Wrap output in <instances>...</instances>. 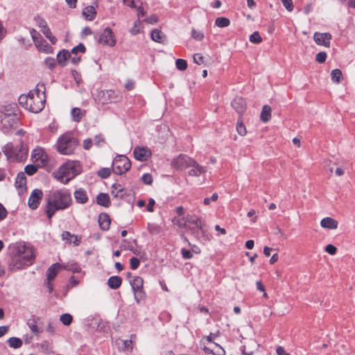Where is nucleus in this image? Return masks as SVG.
<instances>
[{"instance_id": "nucleus-22", "label": "nucleus", "mask_w": 355, "mask_h": 355, "mask_svg": "<svg viewBox=\"0 0 355 355\" xmlns=\"http://www.w3.org/2000/svg\"><path fill=\"white\" fill-rule=\"evenodd\" d=\"M62 269V265L59 263L52 264L47 270V280L53 279L57 275L58 272Z\"/></svg>"}, {"instance_id": "nucleus-62", "label": "nucleus", "mask_w": 355, "mask_h": 355, "mask_svg": "<svg viewBox=\"0 0 355 355\" xmlns=\"http://www.w3.org/2000/svg\"><path fill=\"white\" fill-rule=\"evenodd\" d=\"M46 331L48 333H49L51 335L54 334L55 331V327H54V325H53V324L52 322H49L48 323V325H47V327L46 328Z\"/></svg>"}, {"instance_id": "nucleus-57", "label": "nucleus", "mask_w": 355, "mask_h": 355, "mask_svg": "<svg viewBox=\"0 0 355 355\" xmlns=\"http://www.w3.org/2000/svg\"><path fill=\"white\" fill-rule=\"evenodd\" d=\"M8 214V211L3 206L1 203H0V221L4 220Z\"/></svg>"}, {"instance_id": "nucleus-7", "label": "nucleus", "mask_w": 355, "mask_h": 355, "mask_svg": "<svg viewBox=\"0 0 355 355\" xmlns=\"http://www.w3.org/2000/svg\"><path fill=\"white\" fill-rule=\"evenodd\" d=\"M186 222L185 229L190 230L196 237L200 233L204 235L205 223L196 215L188 214L186 216Z\"/></svg>"}, {"instance_id": "nucleus-61", "label": "nucleus", "mask_w": 355, "mask_h": 355, "mask_svg": "<svg viewBox=\"0 0 355 355\" xmlns=\"http://www.w3.org/2000/svg\"><path fill=\"white\" fill-rule=\"evenodd\" d=\"M136 8L137 10V16H138L139 19L140 17H143L144 16H145L146 12L144 10V8L142 7L141 5L137 6Z\"/></svg>"}, {"instance_id": "nucleus-17", "label": "nucleus", "mask_w": 355, "mask_h": 355, "mask_svg": "<svg viewBox=\"0 0 355 355\" xmlns=\"http://www.w3.org/2000/svg\"><path fill=\"white\" fill-rule=\"evenodd\" d=\"M43 193L40 189H34L28 201V206L32 209H35L38 207L40 201L42 198Z\"/></svg>"}, {"instance_id": "nucleus-18", "label": "nucleus", "mask_w": 355, "mask_h": 355, "mask_svg": "<svg viewBox=\"0 0 355 355\" xmlns=\"http://www.w3.org/2000/svg\"><path fill=\"white\" fill-rule=\"evenodd\" d=\"M133 153L135 159L139 161H146L151 155V152L147 147L137 146Z\"/></svg>"}, {"instance_id": "nucleus-4", "label": "nucleus", "mask_w": 355, "mask_h": 355, "mask_svg": "<svg viewBox=\"0 0 355 355\" xmlns=\"http://www.w3.org/2000/svg\"><path fill=\"white\" fill-rule=\"evenodd\" d=\"M82 168L78 161L69 160L53 173V176L59 182L66 184L81 173Z\"/></svg>"}, {"instance_id": "nucleus-59", "label": "nucleus", "mask_w": 355, "mask_h": 355, "mask_svg": "<svg viewBox=\"0 0 355 355\" xmlns=\"http://www.w3.org/2000/svg\"><path fill=\"white\" fill-rule=\"evenodd\" d=\"M85 50L86 49L85 46H74L71 50V53L77 54L78 52L85 53Z\"/></svg>"}, {"instance_id": "nucleus-53", "label": "nucleus", "mask_w": 355, "mask_h": 355, "mask_svg": "<svg viewBox=\"0 0 355 355\" xmlns=\"http://www.w3.org/2000/svg\"><path fill=\"white\" fill-rule=\"evenodd\" d=\"M141 25V21L137 19L134 23V26L130 29L132 35H136L139 32V26Z\"/></svg>"}, {"instance_id": "nucleus-36", "label": "nucleus", "mask_w": 355, "mask_h": 355, "mask_svg": "<svg viewBox=\"0 0 355 355\" xmlns=\"http://www.w3.org/2000/svg\"><path fill=\"white\" fill-rule=\"evenodd\" d=\"M62 269H66L68 270H71L73 272H79L80 271V266L74 262L67 263V264H62Z\"/></svg>"}, {"instance_id": "nucleus-31", "label": "nucleus", "mask_w": 355, "mask_h": 355, "mask_svg": "<svg viewBox=\"0 0 355 355\" xmlns=\"http://www.w3.org/2000/svg\"><path fill=\"white\" fill-rule=\"evenodd\" d=\"M151 39L157 43H162L164 41L165 35L158 29H153L150 33Z\"/></svg>"}, {"instance_id": "nucleus-28", "label": "nucleus", "mask_w": 355, "mask_h": 355, "mask_svg": "<svg viewBox=\"0 0 355 355\" xmlns=\"http://www.w3.org/2000/svg\"><path fill=\"white\" fill-rule=\"evenodd\" d=\"M122 284V279L119 276H112L107 280V285L112 289L119 288Z\"/></svg>"}, {"instance_id": "nucleus-64", "label": "nucleus", "mask_w": 355, "mask_h": 355, "mask_svg": "<svg viewBox=\"0 0 355 355\" xmlns=\"http://www.w3.org/2000/svg\"><path fill=\"white\" fill-rule=\"evenodd\" d=\"M45 65L49 68L52 69L55 66V62L53 59L46 58L44 61Z\"/></svg>"}, {"instance_id": "nucleus-24", "label": "nucleus", "mask_w": 355, "mask_h": 355, "mask_svg": "<svg viewBox=\"0 0 355 355\" xmlns=\"http://www.w3.org/2000/svg\"><path fill=\"white\" fill-rule=\"evenodd\" d=\"M190 167H192V168L188 172L189 175L190 176L198 177L207 171L205 167L200 166L195 160L193 164L191 165Z\"/></svg>"}, {"instance_id": "nucleus-49", "label": "nucleus", "mask_w": 355, "mask_h": 355, "mask_svg": "<svg viewBox=\"0 0 355 355\" xmlns=\"http://www.w3.org/2000/svg\"><path fill=\"white\" fill-rule=\"evenodd\" d=\"M94 327H96L98 331H103L105 328V323L103 322L101 320H96L93 322Z\"/></svg>"}, {"instance_id": "nucleus-40", "label": "nucleus", "mask_w": 355, "mask_h": 355, "mask_svg": "<svg viewBox=\"0 0 355 355\" xmlns=\"http://www.w3.org/2000/svg\"><path fill=\"white\" fill-rule=\"evenodd\" d=\"M83 112L78 107L73 108L71 110V115L73 117V121L78 122L80 121L82 116H83Z\"/></svg>"}, {"instance_id": "nucleus-20", "label": "nucleus", "mask_w": 355, "mask_h": 355, "mask_svg": "<svg viewBox=\"0 0 355 355\" xmlns=\"http://www.w3.org/2000/svg\"><path fill=\"white\" fill-rule=\"evenodd\" d=\"M313 38L317 44H329L331 35L329 33H315Z\"/></svg>"}, {"instance_id": "nucleus-3", "label": "nucleus", "mask_w": 355, "mask_h": 355, "mask_svg": "<svg viewBox=\"0 0 355 355\" xmlns=\"http://www.w3.org/2000/svg\"><path fill=\"white\" fill-rule=\"evenodd\" d=\"M34 259L33 248L25 245H20L17 247L16 252L10 261L9 267L13 270H20L31 266Z\"/></svg>"}, {"instance_id": "nucleus-51", "label": "nucleus", "mask_w": 355, "mask_h": 355, "mask_svg": "<svg viewBox=\"0 0 355 355\" xmlns=\"http://www.w3.org/2000/svg\"><path fill=\"white\" fill-rule=\"evenodd\" d=\"M236 130H237L238 133L241 136H243L246 134L245 127L242 122H239V121L237 122Z\"/></svg>"}, {"instance_id": "nucleus-34", "label": "nucleus", "mask_w": 355, "mask_h": 355, "mask_svg": "<svg viewBox=\"0 0 355 355\" xmlns=\"http://www.w3.org/2000/svg\"><path fill=\"white\" fill-rule=\"evenodd\" d=\"M249 345L252 346L251 349H249V347L246 345L243 346L242 349L243 355H252L254 352L257 349V345L255 342L251 341L250 342Z\"/></svg>"}, {"instance_id": "nucleus-60", "label": "nucleus", "mask_w": 355, "mask_h": 355, "mask_svg": "<svg viewBox=\"0 0 355 355\" xmlns=\"http://www.w3.org/2000/svg\"><path fill=\"white\" fill-rule=\"evenodd\" d=\"M336 248L331 244L327 245L325 248V251L331 255L335 254L336 252Z\"/></svg>"}, {"instance_id": "nucleus-43", "label": "nucleus", "mask_w": 355, "mask_h": 355, "mask_svg": "<svg viewBox=\"0 0 355 355\" xmlns=\"http://www.w3.org/2000/svg\"><path fill=\"white\" fill-rule=\"evenodd\" d=\"M175 66L178 69L184 71L187 68V62L185 60L179 58L175 61Z\"/></svg>"}, {"instance_id": "nucleus-33", "label": "nucleus", "mask_w": 355, "mask_h": 355, "mask_svg": "<svg viewBox=\"0 0 355 355\" xmlns=\"http://www.w3.org/2000/svg\"><path fill=\"white\" fill-rule=\"evenodd\" d=\"M8 343L10 347L13 349H18L22 346V340L17 337H11L8 340Z\"/></svg>"}, {"instance_id": "nucleus-42", "label": "nucleus", "mask_w": 355, "mask_h": 355, "mask_svg": "<svg viewBox=\"0 0 355 355\" xmlns=\"http://www.w3.org/2000/svg\"><path fill=\"white\" fill-rule=\"evenodd\" d=\"M41 166H37V165L35 164H28L27 165L25 168V173L28 174V175H33L35 174L37 171L38 168H40Z\"/></svg>"}, {"instance_id": "nucleus-2", "label": "nucleus", "mask_w": 355, "mask_h": 355, "mask_svg": "<svg viewBox=\"0 0 355 355\" xmlns=\"http://www.w3.org/2000/svg\"><path fill=\"white\" fill-rule=\"evenodd\" d=\"M45 213L49 220L57 211L67 209L72 202L71 193L66 189L49 192L46 198Z\"/></svg>"}, {"instance_id": "nucleus-19", "label": "nucleus", "mask_w": 355, "mask_h": 355, "mask_svg": "<svg viewBox=\"0 0 355 355\" xmlns=\"http://www.w3.org/2000/svg\"><path fill=\"white\" fill-rule=\"evenodd\" d=\"M232 106L239 114H242L245 110L246 103L242 97H236L232 102Z\"/></svg>"}, {"instance_id": "nucleus-39", "label": "nucleus", "mask_w": 355, "mask_h": 355, "mask_svg": "<svg viewBox=\"0 0 355 355\" xmlns=\"http://www.w3.org/2000/svg\"><path fill=\"white\" fill-rule=\"evenodd\" d=\"M30 33L31 35L33 41L35 43V44H41L40 43L42 40L41 35L34 28H31L30 30Z\"/></svg>"}, {"instance_id": "nucleus-14", "label": "nucleus", "mask_w": 355, "mask_h": 355, "mask_svg": "<svg viewBox=\"0 0 355 355\" xmlns=\"http://www.w3.org/2000/svg\"><path fill=\"white\" fill-rule=\"evenodd\" d=\"M35 24L41 28V31L47 37L52 44H55L57 42L56 38L52 35L51 31L47 26L46 20L42 17L37 15L33 19Z\"/></svg>"}, {"instance_id": "nucleus-56", "label": "nucleus", "mask_w": 355, "mask_h": 355, "mask_svg": "<svg viewBox=\"0 0 355 355\" xmlns=\"http://www.w3.org/2000/svg\"><path fill=\"white\" fill-rule=\"evenodd\" d=\"M26 182V178L23 173H19L17 175L16 183L19 184V186H21L22 184H25Z\"/></svg>"}, {"instance_id": "nucleus-47", "label": "nucleus", "mask_w": 355, "mask_h": 355, "mask_svg": "<svg viewBox=\"0 0 355 355\" xmlns=\"http://www.w3.org/2000/svg\"><path fill=\"white\" fill-rule=\"evenodd\" d=\"M111 174L110 169L109 168H102L98 171V175L102 178H107Z\"/></svg>"}, {"instance_id": "nucleus-27", "label": "nucleus", "mask_w": 355, "mask_h": 355, "mask_svg": "<svg viewBox=\"0 0 355 355\" xmlns=\"http://www.w3.org/2000/svg\"><path fill=\"white\" fill-rule=\"evenodd\" d=\"M83 15L86 19L92 21L94 19L96 16V10L92 6H88L85 7L83 10Z\"/></svg>"}, {"instance_id": "nucleus-29", "label": "nucleus", "mask_w": 355, "mask_h": 355, "mask_svg": "<svg viewBox=\"0 0 355 355\" xmlns=\"http://www.w3.org/2000/svg\"><path fill=\"white\" fill-rule=\"evenodd\" d=\"M96 202L99 205L107 207L110 205V197L108 194L100 193L96 197Z\"/></svg>"}, {"instance_id": "nucleus-35", "label": "nucleus", "mask_w": 355, "mask_h": 355, "mask_svg": "<svg viewBox=\"0 0 355 355\" xmlns=\"http://www.w3.org/2000/svg\"><path fill=\"white\" fill-rule=\"evenodd\" d=\"M331 77L334 82L336 83H340L343 80L342 71L338 69H334L331 72Z\"/></svg>"}, {"instance_id": "nucleus-37", "label": "nucleus", "mask_w": 355, "mask_h": 355, "mask_svg": "<svg viewBox=\"0 0 355 355\" xmlns=\"http://www.w3.org/2000/svg\"><path fill=\"white\" fill-rule=\"evenodd\" d=\"M3 118L1 119V122L4 126L6 125V123L11 127L15 124V115L4 114Z\"/></svg>"}, {"instance_id": "nucleus-58", "label": "nucleus", "mask_w": 355, "mask_h": 355, "mask_svg": "<svg viewBox=\"0 0 355 355\" xmlns=\"http://www.w3.org/2000/svg\"><path fill=\"white\" fill-rule=\"evenodd\" d=\"M181 254H182V256L184 259H191L192 257H193V254L192 253L190 252V250H187V249H182L181 250Z\"/></svg>"}, {"instance_id": "nucleus-26", "label": "nucleus", "mask_w": 355, "mask_h": 355, "mask_svg": "<svg viewBox=\"0 0 355 355\" xmlns=\"http://www.w3.org/2000/svg\"><path fill=\"white\" fill-rule=\"evenodd\" d=\"M74 198L78 203L85 204L88 201L86 191L83 189H79L74 192Z\"/></svg>"}, {"instance_id": "nucleus-38", "label": "nucleus", "mask_w": 355, "mask_h": 355, "mask_svg": "<svg viewBox=\"0 0 355 355\" xmlns=\"http://www.w3.org/2000/svg\"><path fill=\"white\" fill-rule=\"evenodd\" d=\"M215 24L220 28H225L230 24V21L226 17H218L215 20Z\"/></svg>"}, {"instance_id": "nucleus-50", "label": "nucleus", "mask_w": 355, "mask_h": 355, "mask_svg": "<svg viewBox=\"0 0 355 355\" xmlns=\"http://www.w3.org/2000/svg\"><path fill=\"white\" fill-rule=\"evenodd\" d=\"M327 59V53L324 51L319 52L315 57V60L318 63H324Z\"/></svg>"}, {"instance_id": "nucleus-11", "label": "nucleus", "mask_w": 355, "mask_h": 355, "mask_svg": "<svg viewBox=\"0 0 355 355\" xmlns=\"http://www.w3.org/2000/svg\"><path fill=\"white\" fill-rule=\"evenodd\" d=\"M122 98L121 95L112 89L100 91L98 99L102 104L119 102Z\"/></svg>"}, {"instance_id": "nucleus-32", "label": "nucleus", "mask_w": 355, "mask_h": 355, "mask_svg": "<svg viewBox=\"0 0 355 355\" xmlns=\"http://www.w3.org/2000/svg\"><path fill=\"white\" fill-rule=\"evenodd\" d=\"M71 58V53L66 50H62L58 53L57 60L61 65H65V62Z\"/></svg>"}, {"instance_id": "nucleus-15", "label": "nucleus", "mask_w": 355, "mask_h": 355, "mask_svg": "<svg viewBox=\"0 0 355 355\" xmlns=\"http://www.w3.org/2000/svg\"><path fill=\"white\" fill-rule=\"evenodd\" d=\"M98 42L103 44H115L116 40L111 28H105L100 34Z\"/></svg>"}, {"instance_id": "nucleus-46", "label": "nucleus", "mask_w": 355, "mask_h": 355, "mask_svg": "<svg viewBox=\"0 0 355 355\" xmlns=\"http://www.w3.org/2000/svg\"><path fill=\"white\" fill-rule=\"evenodd\" d=\"M250 41L252 43H260L262 41L261 37L257 31L254 32L250 36Z\"/></svg>"}, {"instance_id": "nucleus-21", "label": "nucleus", "mask_w": 355, "mask_h": 355, "mask_svg": "<svg viewBox=\"0 0 355 355\" xmlns=\"http://www.w3.org/2000/svg\"><path fill=\"white\" fill-rule=\"evenodd\" d=\"M98 223L102 230L106 231L109 230L110 226V218L106 213H102L98 216Z\"/></svg>"}, {"instance_id": "nucleus-30", "label": "nucleus", "mask_w": 355, "mask_h": 355, "mask_svg": "<svg viewBox=\"0 0 355 355\" xmlns=\"http://www.w3.org/2000/svg\"><path fill=\"white\" fill-rule=\"evenodd\" d=\"M271 118V108L269 105H265L262 107L260 114L261 121L263 123L268 122Z\"/></svg>"}, {"instance_id": "nucleus-44", "label": "nucleus", "mask_w": 355, "mask_h": 355, "mask_svg": "<svg viewBox=\"0 0 355 355\" xmlns=\"http://www.w3.org/2000/svg\"><path fill=\"white\" fill-rule=\"evenodd\" d=\"M73 318L69 313H64L60 316V321L64 325H69L72 322Z\"/></svg>"}, {"instance_id": "nucleus-8", "label": "nucleus", "mask_w": 355, "mask_h": 355, "mask_svg": "<svg viewBox=\"0 0 355 355\" xmlns=\"http://www.w3.org/2000/svg\"><path fill=\"white\" fill-rule=\"evenodd\" d=\"M131 162L125 155H117L112 162V171L115 174L122 175L130 170Z\"/></svg>"}, {"instance_id": "nucleus-6", "label": "nucleus", "mask_w": 355, "mask_h": 355, "mask_svg": "<svg viewBox=\"0 0 355 355\" xmlns=\"http://www.w3.org/2000/svg\"><path fill=\"white\" fill-rule=\"evenodd\" d=\"M78 146V141L71 133L61 135L56 144L57 150L62 155H72Z\"/></svg>"}, {"instance_id": "nucleus-9", "label": "nucleus", "mask_w": 355, "mask_h": 355, "mask_svg": "<svg viewBox=\"0 0 355 355\" xmlns=\"http://www.w3.org/2000/svg\"><path fill=\"white\" fill-rule=\"evenodd\" d=\"M213 334L205 336L202 338L201 345H203V349L206 353L213 354L214 355H225V350L216 343L211 341Z\"/></svg>"}, {"instance_id": "nucleus-63", "label": "nucleus", "mask_w": 355, "mask_h": 355, "mask_svg": "<svg viewBox=\"0 0 355 355\" xmlns=\"http://www.w3.org/2000/svg\"><path fill=\"white\" fill-rule=\"evenodd\" d=\"M92 146V140L91 139H86L83 141V148L85 150H89Z\"/></svg>"}, {"instance_id": "nucleus-54", "label": "nucleus", "mask_w": 355, "mask_h": 355, "mask_svg": "<svg viewBox=\"0 0 355 355\" xmlns=\"http://www.w3.org/2000/svg\"><path fill=\"white\" fill-rule=\"evenodd\" d=\"M284 6L288 11H292L293 10V5L292 0H282Z\"/></svg>"}, {"instance_id": "nucleus-52", "label": "nucleus", "mask_w": 355, "mask_h": 355, "mask_svg": "<svg viewBox=\"0 0 355 355\" xmlns=\"http://www.w3.org/2000/svg\"><path fill=\"white\" fill-rule=\"evenodd\" d=\"M139 263H140V261L139 260V259L136 258V257H132L130 259V268L132 269V270H136L138 268L139 266Z\"/></svg>"}, {"instance_id": "nucleus-13", "label": "nucleus", "mask_w": 355, "mask_h": 355, "mask_svg": "<svg viewBox=\"0 0 355 355\" xmlns=\"http://www.w3.org/2000/svg\"><path fill=\"white\" fill-rule=\"evenodd\" d=\"M31 160L37 166L43 167L48 163V155L43 148L38 147L32 151Z\"/></svg>"}, {"instance_id": "nucleus-5", "label": "nucleus", "mask_w": 355, "mask_h": 355, "mask_svg": "<svg viewBox=\"0 0 355 355\" xmlns=\"http://www.w3.org/2000/svg\"><path fill=\"white\" fill-rule=\"evenodd\" d=\"M2 150L10 162H23L28 155V148L22 141L17 145L8 143L3 147Z\"/></svg>"}, {"instance_id": "nucleus-55", "label": "nucleus", "mask_w": 355, "mask_h": 355, "mask_svg": "<svg viewBox=\"0 0 355 355\" xmlns=\"http://www.w3.org/2000/svg\"><path fill=\"white\" fill-rule=\"evenodd\" d=\"M141 180L144 182V183H145L146 184H151L153 182L152 175L149 173L144 174L142 175Z\"/></svg>"}, {"instance_id": "nucleus-10", "label": "nucleus", "mask_w": 355, "mask_h": 355, "mask_svg": "<svg viewBox=\"0 0 355 355\" xmlns=\"http://www.w3.org/2000/svg\"><path fill=\"white\" fill-rule=\"evenodd\" d=\"M132 290L134 293L135 300L137 303L139 304L141 300L145 298V293L143 288V279L139 276H135L130 281Z\"/></svg>"}, {"instance_id": "nucleus-48", "label": "nucleus", "mask_w": 355, "mask_h": 355, "mask_svg": "<svg viewBox=\"0 0 355 355\" xmlns=\"http://www.w3.org/2000/svg\"><path fill=\"white\" fill-rule=\"evenodd\" d=\"M205 59V57L200 53H196L193 56V62L198 65L204 64Z\"/></svg>"}, {"instance_id": "nucleus-23", "label": "nucleus", "mask_w": 355, "mask_h": 355, "mask_svg": "<svg viewBox=\"0 0 355 355\" xmlns=\"http://www.w3.org/2000/svg\"><path fill=\"white\" fill-rule=\"evenodd\" d=\"M320 225L323 228L334 230L338 227V223L331 217H326L321 220Z\"/></svg>"}, {"instance_id": "nucleus-41", "label": "nucleus", "mask_w": 355, "mask_h": 355, "mask_svg": "<svg viewBox=\"0 0 355 355\" xmlns=\"http://www.w3.org/2000/svg\"><path fill=\"white\" fill-rule=\"evenodd\" d=\"M174 225L178 226L180 228H185L186 225V217H174L172 220Z\"/></svg>"}, {"instance_id": "nucleus-12", "label": "nucleus", "mask_w": 355, "mask_h": 355, "mask_svg": "<svg viewBox=\"0 0 355 355\" xmlns=\"http://www.w3.org/2000/svg\"><path fill=\"white\" fill-rule=\"evenodd\" d=\"M194 163V159L188 157L186 155H180L174 158L171 162L172 166L176 170H184Z\"/></svg>"}, {"instance_id": "nucleus-25", "label": "nucleus", "mask_w": 355, "mask_h": 355, "mask_svg": "<svg viewBox=\"0 0 355 355\" xmlns=\"http://www.w3.org/2000/svg\"><path fill=\"white\" fill-rule=\"evenodd\" d=\"M112 195L118 198H122L125 194V189L119 184H114L112 187Z\"/></svg>"}, {"instance_id": "nucleus-1", "label": "nucleus", "mask_w": 355, "mask_h": 355, "mask_svg": "<svg viewBox=\"0 0 355 355\" xmlns=\"http://www.w3.org/2000/svg\"><path fill=\"white\" fill-rule=\"evenodd\" d=\"M45 91L44 84L38 83L35 88L31 90L27 95L21 94L19 97V103L31 112L39 113L44 107L46 102Z\"/></svg>"}, {"instance_id": "nucleus-45", "label": "nucleus", "mask_w": 355, "mask_h": 355, "mask_svg": "<svg viewBox=\"0 0 355 355\" xmlns=\"http://www.w3.org/2000/svg\"><path fill=\"white\" fill-rule=\"evenodd\" d=\"M191 36L193 39H195L196 41H201L204 37V34L202 31L199 30H196L195 28L192 29L191 32Z\"/></svg>"}, {"instance_id": "nucleus-16", "label": "nucleus", "mask_w": 355, "mask_h": 355, "mask_svg": "<svg viewBox=\"0 0 355 355\" xmlns=\"http://www.w3.org/2000/svg\"><path fill=\"white\" fill-rule=\"evenodd\" d=\"M31 331L36 336H39L43 331V328L41 325L40 318L36 316H32L27 320L26 322Z\"/></svg>"}]
</instances>
